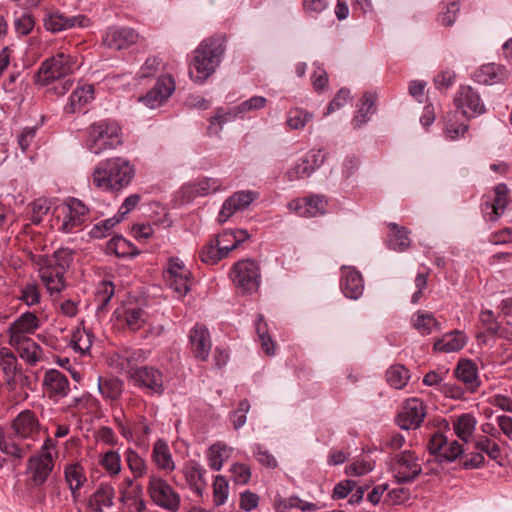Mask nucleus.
I'll list each match as a JSON object with an SVG mask.
<instances>
[{
	"instance_id": "nucleus-25",
	"label": "nucleus",
	"mask_w": 512,
	"mask_h": 512,
	"mask_svg": "<svg viewBox=\"0 0 512 512\" xmlns=\"http://www.w3.org/2000/svg\"><path fill=\"white\" fill-rule=\"evenodd\" d=\"M207 471L196 460H189L183 467V475L190 490L198 497L203 496V492L207 486L205 479Z\"/></svg>"
},
{
	"instance_id": "nucleus-32",
	"label": "nucleus",
	"mask_w": 512,
	"mask_h": 512,
	"mask_svg": "<svg viewBox=\"0 0 512 512\" xmlns=\"http://www.w3.org/2000/svg\"><path fill=\"white\" fill-rule=\"evenodd\" d=\"M94 99V87L90 84L78 87L70 97L69 102L64 106L66 114L82 112L87 104Z\"/></svg>"
},
{
	"instance_id": "nucleus-52",
	"label": "nucleus",
	"mask_w": 512,
	"mask_h": 512,
	"mask_svg": "<svg viewBox=\"0 0 512 512\" xmlns=\"http://www.w3.org/2000/svg\"><path fill=\"white\" fill-rule=\"evenodd\" d=\"M13 347L19 351L20 357L31 365L36 364L40 360L42 349L33 340L27 341L20 346Z\"/></svg>"
},
{
	"instance_id": "nucleus-58",
	"label": "nucleus",
	"mask_w": 512,
	"mask_h": 512,
	"mask_svg": "<svg viewBox=\"0 0 512 512\" xmlns=\"http://www.w3.org/2000/svg\"><path fill=\"white\" fill-rule=\"evenodd\" d=\"M250 410V403L247 399H243L239 402L238 408L230 413V419L233 423L235 430L240 429L246 423V414Z\"/></svg>"
},
{
	"instance_id": "nucleus-57",
	"label": "nucleus",
	"mask_w": 512,
	"mask_h": 512,
	"mask_svg": "<svg viewBox=\"0 0 512 512\" xmlns=\"http://www.w3.org/2000/svg\"><path fill=\"white\" fill-rule=\"evenodd\" d=\"M229 492V485L225 477L217 475L213 482V502L216 506L223 505Z\"/></svg>"
},
{
	"instance_id": "nucleus-2",
	"label": "nucleus",
	"mask_w": 512,
	"mask_h": 512,
	"mask_svg": "<svg viewBox=\"0 0 512 512\" xmlns=\"http://www.w3.org/2000/svg\"><path fill=\"white\" fill-rule=\"evenodd\" d=\"M225 37L217 35L204 39L194 51L189 75L195 82L204 83L217 69L225 53Z\"/></svg>"
},
{
	"instance_id": "nucleus-26",
	"label": "nucleus",
	"mask_w": 512,
	"mask_h": 512,
	"mask_svg": "<svg viewBox=\"0 0 512 512\" xmlns=\"http://www.w3.org/2000/svg\"><path fill=\"white\" fill-rule=\"evenodd\" d=\"M13 434L22 440L32 439L39 431V422L34 412L24 410L12 422Z\"/></svg>"
},
{
	"instance_id": "nucleus-16",
	"label": "nucleus",
	"mask_w": 512,
	"mask_h": 512,
	"mask_svg": "<svg viewBox=\"0 0 512 512\" xmlns=\"http://www.w3.org/2000/svg\"><path fill=\"white\" fill-rule=\"evenodd\" d=\"M509 188L505 183H499L494 187L493 195L486 196L481 204V209L486 220L497 221L503 214L509 203Z\"/></svg>"
},
{
	"instance_id": "nucleus-21",
	"label": "nucleus",
	"mask_w": 512,
	"mask_h": 512,
	"mask_svg": "<svg viewBox=\"0 0 512 512\" xmlns=\"http://www.w3.org/2000/svg\"><path fill=\"white\" fill-rule=\"evenodd\" d=\"M258 197V193L250 190L235 192L227 198L218 214L219 223H225L235 212L246 209Z\"/></svg>"
},
{
	"instance_id": "nucleus-19",
	"label": "nucleus",
	"mask_w": 512,
	"mask_h": 512,
	"mask_svg": "<svg viewBox=\"0 0 512 512\" xmlns=\"http://www.w3.org/2000/svg\"><path fill=\"white\" fill-rule=\"evenodd\" d=\"M485 458L482 453L475 452L468 457L465 455L463 444L458 441H450V469H479L484 466Z\"/></svg>"
},
{
	"instance_id": "nucleus-55",
	"label": "nucleus",
	"mask_w": 512,
	"mask_h": 512,
	"mask_svg": "<svg viewBox=\"0 0 512 512\" xmlns=\"http://www.w3.org/2000/svg\"><path fill=\"white\" fill-rule=\"evenodd\" d=\"M121 221L122 220L115 214L111 218L101 220L98 223H96L90 230L89 234L93 238H104L110 235L111 230L114 228V226L120 223Z\"/></svg>"
},
{
	"instance_id": "nucleus-7",
	"label": "nucleus",
	"mask_w": 512,
	"mask_h": 512,
	"mask_svg": "<svg viewBox=\"0 0 512 512\" xmlns=\"http://www.w3.org/2000/svg\"><path fill=\"white\" fill-rule=\"evenodd\" d=\"M230 276L234 285L244 293L256 292L260 286V267L255 260L245 259L236 262Z\"/></svg>"
},
{
	"instance_id": "nucleus-17",
	"label": "nucleus",
	"mask_w": 512,
	"mask_h": 512,
	"mask_svg": "<svg viewBox=\"0 0 512 512\" xmlns=\"http://www.w3.org/2000/svg\"><path fill=\"white\" fill-rule=\"evenodd\" d=\"M42 387L44 394L54 403L67 397L70 392L68 378L57 369H49L44 373Z\"/></svg>"
},
{
	"instance_id": "nucleus-59",
	"label": "nucleus",
	"mask_w": 512,
	"mask_h": 512,
	"mask_svg": "<svg viewBox=\"0 0 512 512\" xmlns=\"http://www.w3.org/2000/svg\"><path fill=\"white\" fill-rule=\"evenodd\" d=\"M50 210V203L45 198H38L31 204V221L34 224H39L43 216L46 215Z\"/></svg>"
},
{
	"instance_id": "nucleus-30",
	"label": "nucleus",
	"mask_w": 512,
	"mask_h": 512,
	"mask_svg": "<svg viewBox=\"0 0 512 512\" xmlns=\"http://www.w3.org/2000/svg\"><path fill=\"white\" fill-rule=\"evenodd\" d=\"M147 352L143 349H129L117 355L116 367L121 371L131 375L139 369L141 363L147 359Z\"/></svg>"
},
{
	"instance_id": "nucleus-48",
	"label": "nucleus",
	"mask_w": 512,
	"mask_h": 512,
	"mask_svg": "<svg viewBox=\"0 0 512 512\" xmlns=\"http://www.w3.org/2000/svg\"><path fill=\"white\" fill-rule=\"evenodd\" d=\"M191 188L196 196H207L219 191L222 188V181L218 178L203 177L193 182Z\"/></svg>"
},
{
	"instance_id": "nucleus-31",
	"label": "nucleus",
	"mask_w": 512,
	"mask_h": 512,
	"mask_svg": "<svg viewBox=\"0 0 512 512\" xmlns=\"http://www.w3.org/2000/svg\"><path fill=\"white\" fill-rule=\"evenodd\" d=\"M0 367L4 374V381L9 391L15 390V379L21 368L18 366L16 356L7 348L0 350Z\"/></svg>"
},
{
	"instance_id": "nucleus-56",
	"label": "nucleus",
	"mask_w": 512,
	"mask_h": 512,
	"mask_svg": "<svg viewBox=\"0 0 512 512\" xmlns=\"http://www.w3.org/2000/svg\"><path fill=\"white\" fill-rule=\"evenodd\" d=\"M475 448L481 452L486 453L490 459L497 461L499 466H503V464L499 461L501 456L499 445L495 442H492L488 437H480L475 442Z\"/></svg>"
},
{
	"instance_id": "nucleus-45",
	"label": "nucleus",
	"mask_w": 512,
	"mask_h": 512,
	"mask_svg": "<svg viewBox=\"0 0 512 512\" xmlns=\"http://www.w3.org/2000/svg\"><path fill=\"white\" fill-rule=\"evenodd\" d=\"M125 462L135 479L142 478L147 474L148 466L144 458L132 448L124 452Z\"/></svg>"
},
{
	"instance_id": "nucleus-10",
	"label": "nucleus",
	"mask_w": 512,
	"mask_h": 512,
	"mask_svg": "<svg viewBox=\"0 0 512 512\" xmlns=\"http://www.w3.org/2000/svg\"><path fill=\"white\" fill-rule=\"evenodd\" d=\"M391 471L396 483L406 484L413 482L421 474L422 467L415 452L405 450L393 457Z\"/></svg>"
},
{
	"instance_id": "nucleus-12",
	"label": "nucleus",
	"mask_w": 512,
	"mask_h": 512,
	"mask_svg": "<svg viewBox=\"0 0 512 512\" xmlns=\"http://www.w3.org/2000/svg\"><path fill=\"white\" fill-rule=\"evenodd\" d=\"M40 327V320L33 312L27 311L16 318L8 327L9 344L20 346L32 340L29 335L33 334Z\"/></svg>"
},
{
	"instance_id": "nucleus-23",
	"label": "nucleus",
	"mask_w": 512,
	"mask_h": 512,
	"mask_svg": "<svg viewBox=\"0 0 512 512\" xmlns=\"http://www.w3.org/2000/svg\"><path fill=\"white\" fill-rule=\"evenodd\" d=\"M189 341L194 357L206 361L211 351L209 330L203 324H196L189 332Z\"/></svg>"
},
{
	"instance_id": "nucleus-8",
	"label": "nucleus",
	"mask_w": 512,
	"mask_h": 512,
	"mask_svg": "<svg viewBox=\"0 0 512 512\" xmlns=\"http://www.w3.org/2000/svg\"><path fill=\"white\" fill-rule=\"evenodd\" d=\"M267 104V99L262 96H253L248 100L232 107L225 113L218 112L215 116L210 118V125L208 126L209 134H218L222 129V125L242 117L244 114L263 109Z\"/></svg>"
},
{
	"instance_id": "nucleus-39",
	"label": "nucleus",
	"mask_w": 512,
	"mask_h": 512,
	"mask_svg": "<svg viewBox=\"0 0 512 512\" xmlns=\"http://www.w3.org/2000/svg\"><path fill=\"white\" fill-rule=\"evenodd\" d=\"M376 95L372 92L364 93L363 97L357 104L356 115L352 120L354 128H358L365 124L369 120V116L372 115L375 108Z\"/></svg>"
},
{
	"instance_id": "nucleus-29",
	"label": "nucleus",
	"mask_w": 512,
	"mask_h": 512,
	"mask_svg": "<svg viewBox=\"0 0 512 512\" xmlns=\"http://www.w3.org/2000/svg\"><path fill=\"white\" fill-rule=\"evenodd\" d=\"M32 445L13 435L0 431V451L16 460L23 459L31 450Z\"/></svg>"
},
{
	"instance_id": "nucleus-54",
	"label": "nucleus",
	"mask_w": 512,
	"mask_h": 512,
	"mask_svg": "<svg viewBox=\"0 0 512 512\" xmlns=\"http://www.w3.org/2000/svg\"><path fill=\"white\" fill-rule=\"evenodd\" d=\"M251 452L254 458L264 467L275 469L278 466L276 458L261 444L254 443L251 445Z\"/></svg>"
},
{
	"instance_id": "nucleus-44",
	"label": "nucleus",
	"mask_w": 512,
	"mask_h": 512,
	"mask_svg": "<svg viewBox=\"0 0 512 512\" xmlns=\"http://www.w3.org/2000/svg\"><path fill=\"white\" fill-rule=\"evenodd\" d=\"M98 462L111 478L119 475L122 470L121 456L116 450L101 453Z\"/></svg>"
},
{
	"instance_id": "nucleus-15",
	"label": "nucleus",
	"mask_w": 512,
	"mask_h": 512,
	"mask_svg": "<svg viewBox=\"0 0 512 512\" xmlns=\"http://www.w3.org/2000/svg\"><path fill=\"white\" fill-rule=\"evenodd\" d=\"M428 450L430 457L427 462L431 465V472L434 474H446L448 465V439L440 431L435 432L429 442Z\"/></svg>"
},
{
	"instance_id": "nucleus-49",
	"label": "nucleus",
	"mask_w": 512,
	"mask_h": 512,
	"mask_svg": "<svg viewBox=\"0 0 512 512\" xmlns=\"http://www.w3.org/2000/svg\"><path fill=\"white\" fill-rule=\"evenodd\" d=\"M387 382L395 389H402L410 379L409 370L403 365H393L386 372Z\"/></svg>"
},
{
	"instance_id": "nucleus-6",
	"label": "nucleus",
	"mask_w": 512,
	"mask_h": 512,
	"mask_svg": "<svg viewBox=\"0 0 512 512\" xmlns=\"http://www.w3.org/2000/svg\"><path fill=\"white\" fill-rule=\"evenodd\" d=\"M152 502L168 512H177L181 506L180 494L163 478L152 475L147 485Z\"/></svg>"
},
{
	"instance_id": "nucleus-50",
	"label": "nucleus",
	"mask_w": 512,
	"mask_h": 512,
	"mask_svg": "<svg viewBox=\"0 0 512 512\" xmlns=\"http://www.w3.org/2000/svg\"><path fill=\"white\" fill-rule=\"evenodd\" d=\"M120 501L127 506L128 512H145L146 502L143 499V487H136L132 492L126 493Z\"/></svg>"
},
{
	"instance_id": "nucleus-41",
	"label": "nucleus",
	"mask_w": 512,
	"mask_h": 512,
	"mask_svg": "<svg viewBox=\"0 0 512 512\" xmlns=\"http://www.w3.org/2000/svg\"><path fill=\"white\" fill-rule=\"evenodd\" d=\"M107 250L118 258H133L140 254L138 248L121 235H116L109 240Z\"/></svg>"
},
{
	"instance_id": "nucleus-9",
	"label": "nucleus",
	"mask_w": 512,
	"mask_h": 512,
	"mask_svg": "<svg viewBox=\"0 0 512 512\" xmlns=\"http://www.w3.org/2000/svg\"><path fill=\"white\" fill-rule=\"evenodd\" d=\"M134 385L148 396H162L165 392L163 372L151 365L137 369L130 378Z\"/></svg>"
},
{
	"instance_id": "nucleus-51",
	"label": "nucleus",
	"mask_w": 512,
	"mask_h": 512,
	"mask_svg": "<svg viewBox=\"0 0 512 512\" xmlns=\"http://www.w3.org/2000/svg\"><path fill=\"white\" fill-rule=\"evenodd\" d=\"M313 173V167L308 160L304 158L298 159L292 166L286 171L285 177L288 181H296L304 178H308Z\"/></svg>"
},
{
	"instance_id": "nucleus-38",
	"label": "nucleus",
	"mask_w": 512,
	"mask_h": 512,
	"mask_svg": "<svg viewBox=\"0 0 512 512\" xmlns=\"http://www.w3.org/2000/svg\"><path fill=\"white\" fill-rule=\"evenodd\" d=\"M152 460L161 470L172 472L175 469V463L167 442L163 439L155 441L152 450Z\"/></svg>"
},
{
	"instance_id": "nucleus-14",
	"label": "nucleus",
	"mask_w": 512,
	"mask_h": 512,
	"mask_svg": "<svg viewBox=\"0 0 512 512\" xmlns=\"http://www.w3.org/2000/svg\"><path fill=\"white\" fill-rule=\"evenodd\" d=\"M426 415L424 402L419 398H409L402 403L397 415V425L403 430L420 427Z\"/></svg>"
},
{
	"instance_id": "nucleus-27",
	"label": "nucleus",
	"mask_w": 512,
	"mask_h": 512,
	"mask_svg": "<svg viewBox=\"0 0 512 512\" xmlns=\"http://www.w3.org/2000/svg\"><path fill=\"white\" fill-rule=\"evenodd\" d=\"M454 376L459 382H462L470 392L476 391L480 386L478 367L476 363L470 359L462 358L458 361L454 369Z\"/></svg>"
},
{
	"instance_id": "nucleus-24",
	"label": "nucleus",
	"mask_w": 512,
	"mask_h": 512,
	"mask_svg": "<svg viewBox=\"0 0 512 512\" xmlns=\"http://www.w3.org/2000/svg\"><path fill=\"white\" fill-rule=\"evenodd\" d=\"M138 40V33L129 27H110L105 35V45L114 50L126 49L135 44Z\"/></svg>"
},
{
	"instance_id": "nucleus-22",
	"label": "nucleus",
	"mask_w": 512,
	"mask_h": 512,
	"mask_svg": "<svg viewBox=\"0 0 512 512\" xmlns=\"http://www.w3.org/2000/svg\"><path fill=\"white\" fill-rule=\"evenodd\" d=\"M340 289L347 298L359 299L364 291V280L361 273L354 267L342 266Z\"/></svg>"
},
{
	"instance_id": "nucleus-61",
	"label": "nucleus",
	"mask_w": 512,
	"mask_h": 512,
	"mask_svg": "<svg viewBox=\"0 0 512 512\" xmlns=\"http://www.w3.org/2000/svg\"><path fill=\"white\" fill-rule=\"evenodd\" d=\"M231 477L235 484H247L251 478V469L243 463H235L230 468Z\"/></svg>"
},
{
	"instance_id": "nucleus-60",
	"label": "nucleus",
	"mask_w": 512,
	"mask_h": 512,
	"mask_svg": "<svg viewBox=\"0 0 512 512\" xmlns=\"http://www.w3.org/2000/svg\"><path fill=\"white\" fill-rule=\"evenodd\" d=\"M91 337L92 335L88 332H86L85 330L81 331V330H76L73 334H72V345H73V348L76 350V351H79L81 353H85L87 352L90 347H91V344H92V341H91Z\"/></svg>"
},
{
	"instance_id": "nucleus-4",
	"label": "nucleus",
	"mask_w": 512,
	"mask_h": 512,
	"mask_svg": "<svg viewBox=\"0 0 512 512\" xmlns=\"http://www.w3.org/2000/svg\"><path fill=\"white\" fill-rule=\"evenodd\" d=\"M85 147L95 155L117 148L122 144L120 126L110 120H100L87 128Z\"/></svg>"
},
{
	"instance_id": "nucleus-13",
	"label": "nucleus",
	"mask_w": 512,
	"mask_h": 512,
	"mask_svg": "<svg viewBox=\"0 0 512 512\" xmlns=\"http://www.w3.org/2000/svg\"><path fill=\"white\" fill-rule=\"evenodd\" d=\"M191 276L192 273L189 269L185 268L182 260L174 257L169 259L165 269V278L169 287L179 297H184L190 291Z\"/></svg>"
},
{
	"instance_id": "nucleus-20",
	"label": "nucleus",
	"mask_w": 512,
	"mask_h": 512,
	"mask_svg": "<svg viewBox=\"0 0 512 512\" xmlns=\"http://www.w3.org/2000/svg\"><path fill=\"white\" fill-rule=\"evenodd\" d=\"M91 25V20L83 14L66 16L60 12L49 13L44 18V26L48 31L57 33L74 27L85 28Z\"/></svg>"
},
{
	"instance_id": "nucleus-46",
	"label": "nucleus",
	"mask_w": 512,
	"mask_h": 512,
	"mask_svg": "<svg viewBox=\"0 0 512 512\" xmlns=\"http://www.w3.org/2000/svg\"><path fill=\"white\" fill-rule=\"evenodd\" d=\"M476 426V419L469 413H464L453 423L455 434L464 443H468Z\"/></svg>"
},
{
	"instance_id": "nucleus-53",
	"label": "nucleus",
	"mask_w": 512,
	"mask_h": 512,
	"mask_svg": "<svg viewBox=\"0 0 512 512\" xmlns=\"http://www.w3.org/2000/svg\"><path fill=\"white\" fill-rule=\"evenodd\" d=\"M313 115L302 108H291L287 115V125L291 129L299 130L312 120Z\"/></svg>"
},
{
	"instance_id": "nucleus-40",
	"label": "nucleus",
	"mask_w": 512,
	"mask_h": 512,
	"mask_svg": "<svg viewBox=\"0 0 512 512\" xmlns=\"http://www.w3.org/2000/svg\"><path fill=\"white\" fill-rule=\"evenodd\" d=\"M326 201L321 196H308L299 201L296 205L297 213L302 217H315L323 214Z\"/></svg>"
},
{
	"instance_id": "nucleus-34",
	"label": "nucleus",
	"mask_w": 512,
	"mask_h": 512,
	"mask_svg": "<svg viewBox=\"0 0 512 512\" xmlns=\"http://www.w3.org/2000/svg\"><path fill=\"white\" fill-rule=\"evenodd\" d=\"M114 487L110 483H101L89 498V506L97 512L113 506Z\"/></svg>"
},
{
	"instance_id": "nucleus-43",
	"label": "nucleus",
	"mask_w": 512,
	"mask_h": 512,
	"mask_svg": "<svg viewBox=\"0 0 512 512\" xmlns=\"http://www.w3.org/2000/svg\"><path fill=\"white\" fill-rule=\"evenodd\" d=\"M389 227L392 233L388 239V247L394 251L403 252L410 245L408 230L405 227L398 226L396 223H390Z\"/></svg>"
},
{
	"instance_id": "nucleus-3",
	"label": "nucleus",
	"mask_w": 512,
	"mask_h": 512,
	"mask_svg": "<svg viewBox=\"0 0 512 512\" xmlns=\"http://www.w3.org/2000/svg\"><path fill=\"white\" fill-rule=\"evenodd\" d=\"M455 113L465 117V121L457 126L450 124V139L456 140L463 136L469 128L468 121L486 112L479 93L471 86H461L454 97Z\"/></svg>"
},
{
	"instance_id": "nucleus-64",
	"label": "nucleus",
	"mask_w": 512,
	"mask_h": 512,
	"mask_svg": "<svg viewBox=\"0 0 512 512\" xmlns=\"http://www.w3.org/2000/svg\"><path fill=\"white\" fill-rule=\"evenodd\" d=\"M225 448L224 445L214 444L212 445L207 453L208 465L212 470L219 471L223 466L222 450Z\"/></svg>"
},
{
	"instance_id": "nucleus-33",
	"label": "nucleus",
	"mask_w": 512,
	"mask_h": 512,
	"mask_svg": "<svg viewBox=\"0 0 512 512\" xmlns=\"http://www.w3.org/2000/svg\"><path fill=\"white\" fill-rule=\"evenodd\" d=\"M506 76V67L496 63L484 64L475 72V80L484 85L499 83L503 81Z\"/></svg>"
},
{
	"instance_id": "nucleus-63",
	"label": "nucleus",
	"mask_w": 512,
	"mask_h": 512,
	"mask_svg": "<svg viewBox=\"0 0 512 512\" xmlns=\"http://www.w3.org/2000/svg\"><path fill=\"white\" fill-rule=\"evenodd\" d=\"M436 320L430 314L418 313L414 320V327L422 334L427 335L436 326Z\"/></svg>"
},
{
	"instance_id": "nucleus-37",
	"label": "nucleus",
	"mask_w": 512,
	"mask_h": 512,
	"mask_svg": "<svg viewBox=\"0 0 512 512\" xmlns=\"http://www.w3.org/2000/svg\"><path fill=\"white\" fill-rule=\"evenodd\" d=\"M41 279L51 296L58 295L65 288L62 267H47L41 271Z\"/></svg>"
},
{
	"instance_id": "nucleus-36",
	"label": "nucleus",
	"mask_w": 512,
	"mask_h": 512,
	"mask_svg": "<svg viewBox=\"0 0 512 512\" xmlns=\"http://www.w3.org/2000/svg\"><path fill=\"white\" fill-rule=\"evenodd\" d=\"M64 478L74 498L87 481L84 467L80 463H71L64 467Z\"/></svg>"
},
{
	"instance_id": "nucleus-47",
	"label": "nucleus",
	"mask_w": 512,
	"mask_h": 512,
	"mask_svg": "<svg viewBox=\"0 0 512 512\" xmlns=\"http://www.w3.org/2000/svg\"><path fill=\"white\" fill-rule=\"evenodd\" d=\"M115 294V286L111 281H101L97 287L95 294V302L97 303V314L106 311L108 304Z\"/></svg>"
},
{
	"instance_id": "nucleus-5",
	"label": "nucleus",
	"mask_w": 512,
	"mask_h": 512,
	"mask_svg": "<svg viewBox=\"0 0 512 512\" xmlns=\"http://www.w3.org/2000/svg\"><path fill=\"white\" fill-rule=\"evenodd\" d=\"M75 63L74 57L60 51L41 63L36 74V82L49 85L56 80L64 79L72 73Z\"/></svg>"
},
{
	"instance_id": "nucleus-35",
	"label": "nucleus",
	"mask_w": 512,
	"mask_h": 512,
	"mask_svg": "<svg viewBox=\"0 0 512 512\" xmlns=\"http://www.w3.org/2000/svg\"><path fill=\"white\" fill-rule=\"evenodd\" d=\"M98 391L102 397L111 403L118 401L124 391V382L118 377H98Z\"/></svg>"
},
{
	"instance_id": "nucleus-42",
	"label": "nucleus",
	"mask_w": 512,
	"mask_h": 512,
	"mask_svg": "<svg viewBox=\"0 0 512 512\" xmlns=\"http://www.w3.org/2000/svg\"><path fill=\"white\" fill-rule=\"evenodd\" d=\"M230 252L226 244L220 247L219 243H216L214 239H212L200 250L199 257L203 263L215 265L220 260L227 257Z\"/></svg>"
},
{
	"instance_id": "nucleus-62",
	"label": "nucleus",
	"mask_w": 512,
	"mask_h": 512,
	"mask_svg": "<svg viewBox=\"0 0 512 512\" xmlns=\"http://www.w3.org/2000/svg\"><path fill=\"white\" fill-rule=\"evenodd\" d=\"M19 299L27 306H33L40 302V293L38 287L34 283H27L21 289Z\"/></svg>"
},
{
	"instance_id": "nucleus-18",
	"label": "nucleus",
	"mask_w": 512,
	"mask_h": 512,
	"mask_svg": "<svg viewBox=\"0 0 512 512\" xmlns=\"http://www.w3.org/2000/svg\"><path fill=\"white\" fill-rule=\"evenodd\" d=\"M88 212L89 208L81 200L69 198L58 230L71 233L78 229L86 221Z\"/></svg>"
},
{
	"instance_id": "nucleus-28",
	"label": "nucleus",
	"mask_w": 512,
	"mask_h": 512,
	"mask_svg": "<svg viewBox=\"0 0 512 512\" xmlns=\"http://www.w3.org/2000/svg\"><path fill=\"white\" fill-rule=\"evenodd\" d=\"M114 316L120 322L125 323L126 327L135 332L140 330L146 322V312L138 306H123L114 311Z\"/></svg>"
},
{
	"instance_id": "nucleus-1",
	"label": "nucleus",
	"mask_w": 512,
	"mask_h": 512,
	"mask_svg": "<svg viewBox=\"0 0 512 512\" xmlns=\"http://www.w3.org/2000/svg\"><path fill=\"white\" fill-rule=\"evenodd\" d=\"M135 176V166L126 158L112 157L99 162L92 174V183L108 192L127 188Z\"/></svg>"
},
{
	"instance_id": "nucleus-11",
	"label": "nucleus",
	"mask_w": 512,
	"mask_h": 512,
	"mask_svg": "<svg viewBox=\"0 0 512 512\" xmlns=\"http://www.w3.org/2000/svg\"><path fill=\"white\" fill-rule=\"evenodd\" d=\"M54 468V459L50 452L32 455L27 461L25 474L26 485L29 488L41 487L48 479Z\"/></svg>"
}]
</instances>
